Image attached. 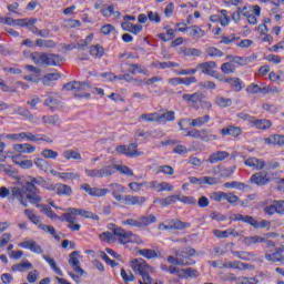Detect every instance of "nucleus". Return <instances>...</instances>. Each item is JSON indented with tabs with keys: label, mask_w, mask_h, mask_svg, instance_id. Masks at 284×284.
<instances>
[{
	"label": "nucleus",
	"mask_w": 284,
	"mask_h": 284,
	"mask_svg": "<svg viewBox=\"0 0 284 284\" xmlns=\"http://www.w3.org/2000/svg\"><path fill=\"white\" fill-rule=\"evenodd\" d=\"M116 171L124 176H134V171H132V169L121 164L106 165L100 169H84V173L89 179H105L112 176Z\"/></svg>",
	"instance_id": "1"
},
{
	"label": "nucleus",
	"mask_w": 284,
	"mask_h": 284,
	"mask_svg": "<svg viewBox=\"0 0 284 284\" xmlns=\"http://www.w3.org/2000/svg\"><path fill=\"white\" fill-rule=\"evenodd\" d=\"M113 234L115 236V241L121 243V245H128V243H133L135 245H141L143 243V240L132 231H125L121 227L113 229Z\"/></svg>",
	"instance_id": "2"
},
{
	"label": "nucleus",
	"mask_w": 284,
	"mask_h": 284,
	"mask_svg": "<svg viewBox=\"0 0 284 284\" xmlns=\"http://www.w3.org/2000/svg\"><path fill=\"white\" fill-rule=\"evenodd\" d=\"M242 17H245L250 26H256L258 23V16L261 14V7L258 4L244 6L240 9Z\"/></svg>",
	"instance_id": "3"
},
{
	"label": "nucleus",
	"mask_w": 284,
	"mask_h": 284,
	"mask_svg": "<svg viewBox=\"0 0 284 284\" xmlns=\"http://www.w3.org/2000/svg\"><path fill=\"white\" fill-rule=\"evenodd\" d=\"M89 88L88 82H69L64 84L63 90H67V92L74 91V95L79 99H90V93H83L85 92V89Z\"/></svg>",
	"instance_id": "4"
},
{
	"label": "nucleus",
	"mask_w": 284,
	"mask_h": 284,
	"mask_svg": "<svg viewBox=\"0 0 284 284\" xmlns=\"http://www.w3.org/2000/svg\"><path fill=\"white\" fill-rule=\"evenodd\" d=\"M29 191L26 190V184L22 187L13 186L11 187V195L9 196V203H14L19 201L23 207H28L27 194Z\"/></svg>",
	"instance_id": "5"
},
{
	"label": "nucleus",
	"mask_w": 284,
	"mask_h": 284,
	"mask_svg": "<svg viewBox=\"0 0 284 284\" xmlns=\"http://www.w3.org/2000/svg\"><path fill=\"white\" fill-rule=\"evenodd\" d=\"M210 115H204V116H200L196 119H183L180 120L178 125L180 128V130H183V123H190V125H192V128H201L203 125H205V123H210Z\"/></svg>",
	"instance_id": "6"
},
{
	"label": "nucleus",
	"mask_w": 284,
	"mask_h": 284,
	"mask_svg": "<svg viewBox=\"0 0 284 284\" xmlns=\"http://www.w3.org/2000/svg\"><path fill=\"white\" fill-rule=\"evenodd\" d=\"M216 62L214 61H207L204 63L197 64V70L202 71V74H207L209 77H213L214 79H221V77L216 75Z\"/></svg>",
	"instance_id": "7"
},
{
	"label": "nucleus",
	"mask_w": 284,
	"mask_h": 284,
	"mask_svg": "<svg viewBox=\"0 0 284 284\" xmlns=\"http://www.w3.org/2000/svg\"><path fill=\"white\" fill-rule=\"evenodd\" d=\"M52 176H57L61 181H77L81 179V174L79 172H72L68 169L65 172H59L57 170H51Z\"/></svg>",
	"instance_id": "8"
},
{
	"label": "nucleus",
	"mask_w": 284,
	"mask_h": 284,
	"mask_svg": "<svg viewBox=\"0 0 284 284\" xmlns=\"http://www.w3.org/2000/svg\"><path fill=\"white\" fill-rule=\"evenodd\" d=\"M80 254L81 253L79 251H73L72 253H70L69 265L72 267V270H74L77 274L83 276V268H81V262L79 261Z\"/></svg>",
	"instance_id": "9"
},
{
	"label": "nucleus",
	"mask_w": 284,
	"mask_h": 284,
	"mask_svg": "<svg viewBox=\"0 0 284 284\" xmlns=\"http://www.w3.org/2000/svg\"><path fill=\"white\" fill-rule=\"evenodd\" d=\"M149 187L154 192H174V185L170 184V182L152 181L149 183Z\"/></svg>",
	"instance_id": "10"
},
{
	"label": "nucleus",
	"mask_w": 284,
	"mask_h": 284,
	"mask_svg": "<svg viewBox=\"0 0 284 284\" xmlns=\"http://www.w3.org/2000/svg\"><path fill=\"white\" fill-rule=\"evenodd\" d=\"M18 247H22V250H30L34 254H43V248L41 245L37 244V242L32 240H27L18 244Z\"/></svg>",
	"instance_id": "11"
},
{
	"label": "nucleus",
	"mask_w": 284,
	"mask_h": 284,
	"mask_svg": "<svg viewBox=\"0 0 284 284\" xmlns=\"http://www.w3.org/2000/svg\"><path fill=\"white\" fill-rule=\"evenodd\" d=\"M109 187L115 201H119V202L123 201V196H124L123 194H125V186L119 183H112L109 185Z\"/></svg>",
	"instance_id": "12"
},
{
	"label": "nucleus",
	"mask_w": 284,
	"mask_h": 284,
	"mask_svg": "<svg viewBox=\"0 0 284 284\" xmlns=\"http://www.w3.org/2000/svg\"><path fill=\"white\" fill-rule=\"evenodd\" d=\"M130 265L133 272H138V274H143L150 268V266H148V263L143 258H135L131 261Z\"/></svg>",
	"instance_id": "13"
},
{
	"label": "nucleus",
	"mask_w": 284,
	"mask_h": 284,
	"mask_svg": "<svg viewBox=\"0 0 284 284\" xmlns=\"http://www.w3.org/2000/svg\"><path fill=\"white\" fill-rule=\"evenodd\" d=\"M219 81H223L224 83H227L229 85H231L234 92H241V90H243V81H241V79L239 78L220 77Z\"/></svg>",
	"instance_id": "14"
},
{
	"label": "nucleus",
	"mask_w": 284,
	"mask_h": 284,
	"mask_svg": "<svg viewBox=\"0 0 284 284\" xmlns=\"http://www.w3.org/2000/svg\"><path fill=\"white\" fill-rule=\"evenodd\" d=\"M45 178H30V181L26 182V191L27 192H38V189L36 185H39L40 187H42L43 185V181Z\"/></svg>",
	"instance_id": "15"
},
{
	"label": "nucleus",
	"mask_w": 284,
	"mask_h": 284,
	"mask_svg": "<svg viewBox=\"0 0 284 284\" xmlns=\"http://www.w3.org/2000/svg\"><path fill=\"white\" fill-rule=\"evenodd\" d=\"M6 139H10L11 141H31L33 143L34 134L30 132H21L7 134Z\"/></svg>",
	"instance_id": "16"
},
{
	"label": "nucleus",
	"mask_w": 284,
	"mask_h": 284,
	"mask_svg": "<svg viewBox=\"0 0 284 284\" xmlns=\"http://www.w3.org/2000/svg\"><path fill=\"white\" fill-rule=\"evenodd\" d=\"M246 168H252V170H263L265 168V160L258 158H248L244 161Z\"/></svg>",
	"instance_id": "17"
},
{
	"label": "nucleus",
	"mask_w": 284,
	"mask_h": 284,
	"mask_svg": "<svg viewBox=\"0 0 284 284\" xmlns=\"http://www.w3.org/2000/svg\"><path fill=\"white\" fill-rule=\"evenodd\" d=\"M14 152H18V154H32L37 151V146L32 144H13Z\"/></svg>",
	"instance_id": "18"
},
{
	"label": "nucleus",
	"mask_w": 284,
	"mask_h": 284,
	"mask_svg": "<svg viewBox=\"0 0 284 284\" xmlns=\"http://www.w3.org/2000/svg\"><path fill=\"white\" fill-rule=\"evenodd\" d=\"M250 181L254 185H267L270 183V175L267 173H255L251 176Z\"/></svg>",
	"instance_id": "19"
},
{
	"label": "nucleus",
	"mask_w": 284,
	"mask_h": 284,
	"mask_svg": "<svg viewBox=\"0 0 284 284\" xmlns=\"http://www.w3.org/2000/svg\"><path fill=\"white\" fill-rule=\"evenodd\" d=\"M146 199L143 196L124 195L122 202L124 205H143Z\"/></svg>",
	"instance_id": "20"
},
{
	"label": "nucleus",
	"mask_w": 284,
	"mask_h": 284,
	"mask_svg": "<svg viewBox=\"0 0 284 284\" xmlns=\"http://www.w3.org/2000/svg\"><path fill=\"white\" fill-rule=\"evenodd\" d=\"M77 216H79L78 209L70 207V209H68V212L64 213L60 220L65 221L69 224L77 223L79 221V219H77Z\"/></svg>",
	"instance_id": "21"
},
{
	"label": "nucleus",
	"mask_w": 284,
	"mask_h": 284,
	"mask_svg": "<svg viewBox=\"0 0 284 284\" xmlns=\"http://www.w3.org/2000/svg\"><path fill=\"white\" fill-rule=\"evenodd\" d=\"M284 247L276 248L274 253L265 254L266 261H270L271 263H283Z\"/></svg>",
	"instance_id": "22"
},
{
	"label": "nucleus",
	"mask_w": 284,
	"mask_h": 284,
	"mask_svg": "<svg viewBox=\"0 0 284 284\" xmlns=\"http://www.w3.org/2000/svg\"><path fill=\"white\" fill-rule=\"evenodd\" d=\"M11 159L16 165L21 168V170H32V168H34L32 160H21L19 155H12Z\"/></svg>",
	"instance_id": "23"
},
{
	"label": "nucleus",
	"mask_w": 284,
	"mask_h": 284,
	"mask_svg": "<svg viewBox=\"0 0 284 284\" xmlns=\"http://www.w3.org/2000/svg\"><path fill=\"white\" fill-rule=\"evenodd\" d=\"M221 134H223V136H233L234 139H236L241 136V134H243V130L241 129V126L231 125L226 129H222Z\"/></svg>",
	"instance_id": "24"
},
{
	"label": "nucleus",
	"mask_w": 284,
	"mask_h": 284,
	"mask_svg": "<svg viewBox=\"0 0 284 284\" xmlns=\"http://www.w3.org/2000/svg\"><path fill=\"white\" fill-rule=\"evenodd\" d=\"M168 263H171V265H180V266H185V265H194V261H189L187 258H183L181 256H172L169 255L166 257Z\"/></svg>",
	"instance_id": "25"
},
{
	"label": "nucleus",
	"mask_w": 284,
	"mask_h": 284,
	"mask_svg": "<svg viewBox=\"0 0 284 284\" xmlns=\"http://www.w3.org/2000/svg\"><path fill=\"white\" fill-rule=\"evenodd\" d=\"M256 243H266L268 246L274 245L272 241H266L265 237H261L258 235L244 237L245 245H256Z\"/></svg>",
	"instance_id": "26"
},
{
	"label": "nucleus",
	"mask_w": 284,
	"mask_h": 284,
	"mask_svg": "<svg viewBox=\"0 0 284 284\" xmlns=\"http://www.w3.org/2000/svg\"><path fill=\"white\" fill-rule=\"evenodd\" d=\"M246 92L247 94H266V92H270V88L252 83L246 88Z\"/></svg>",
	"instance_id": "27"
},
{
	"label": "nucleus",
	"mask_w": 284,
	"mask_h": 284,
	"mask_svg": "<svg viewBox=\"0 0 284 284\" xmlns=\"http://www.w3.org/2000/svg\"><path fill=\"white\" fill-rule=\"evenodd\" d=\"M230 158V153L227 151H217L210 155L209 163H219L220 161H225V159Z\"/></svg>",
	"instance_id": "28"
},
{
	"label": "nucleus",
	"mask_w": 284,
	"mask_h": 284,
	"mask_svg": "<svg viewBox=\"0 0 284 284\" xmlns=\"http://www.w3.org/2000/svg\"><path fill=\"white\" fill-rule=\"evenodd\" d=\"M179 54H183V57H201L203 51L196 48L182 47L179 50Z\"/></svg>",
	"instance_id": "29"
},
{
	"label": "nucleus",
	"mask_w": 284,
	"mask_h": 284,
	"mask_svg": "<svg viewBox=\"0 0 284 284\" xmlns=\"http://www.w3.org/2000/svg\"><path fill=\"white\" fill-rule=\"evenodd\" d=\"M252 128H255L256 130H270L272 128V121L267 119H253Z\"/></svg>",
	"instance_id": "30"
},
{
	"label": "nucleus",
	"mask_w": 284,
	"mask_h": 284,
	"mask_svg": "<svg viewBox=\"0 0 284 284\" xmlns=\"http://www.w3.org/2000/svg\"><path fill=\"white\" fill-rule=\"evenodd\" d=\"M225 270H250V264H245L243 262L234 261V262H224Z\"/></svg>",
	"instance_id": "31"
},
{
	"label": "nucleus",
	"mask_w": 284,
	"mask_h": 284,
	"mask_svg": "<svg viewBox=\"0 0 284 284\" xmlns=\"http://www.w3.org/2000/svg\"><path fill=\"white\" fill-rule=\"evenodd\" d=\"M179 202V195H170L164 199L154 200L153 203H158L161 207H166V205H172Z\"/></svg>",
	"instance_id": "32"
},
{
	"label": "nucleus",
	"mask_w": 284,
	"mask_h": 284,
	"mask_svg": "<svg viewBox=\"0 0 284 284\" xmlns=\"http://www.w3.org/2000/svg\"><path fill=\"white\" fill-rule=\"evenodd\" d=\"M58 196H72V186L63 183L55 185Z\"/></svg>",
	"instance_id": "33"
},
{
	"label": "nucleus",
	"mask_w": 284,
	"mask_h": 284,
	"mask_svg": "<svg viewBox=\"0 0 284 284\" xmlns=\"http://www.w3.org/2000/svg\"><path fill=\"white\" fill-rule=\"evenodd\" d=\"M263 141L266 145H284V135L274 134Z\"/></svg>",
	"instance_id": "34"
},
{
	"label": "nucleus",
	"mask_w": 284,
	"mask_h": 284,
	"mask_svg": "<svg viewBox=\"0 0 284 284\" xmlns=\"http://www.w3.org/2000/svg\"><path fill=\"white\" fill-rule=\"evenodd\" d=\"M16 113L20 116H24V119H28V121H33V123H39V118H34L33 114H31L30 110L19 106L16 109Z\"/></svg>",
	"instance_id": "35"
},
{
	"label": "nucleus",
	"mask_w": 284,
	"mask_h": 284,
	"mask_svg": "<svg viewBox=\"0 0 284 284\" xmlns=\"http://www.w3.org/2000/svg\"><path fill=\"white\" fill-rule=\"evenodd\" d=\"M34 165L38 168V170H41L42 172H52V166L50 165V162L47 160H43L41 158H38L34 160Z\"/></svg>",
	"instance_id": "36"
},
{
	"label": "nucleus",
	"mask_w": 284,
	"mask_h": 284,
	"mask_svg": "<svg viewBox=\"0 0 284 284\" xmlns=\"http://www.w3.org/2000/svg\"><path fill=\"white\" fill-rule=\"evenodd\" d=\"M62 59L59 54H48L44 53V65H59Z\"/></svg>",
	"instance_id": "37"
},
{
	"label": "nucleus",
	"mask_w": 284,
	"mask_h": 284,
	"mask_svg": "<svg viewBox=\"0 0 284 284\" xmlns=\"http://www.w3.org/2000/svg\"><path fill=\"white\" fill-rule=\"evenodd\" d=\"M37 23V19L34 18H26V19H16L13 22V27H19V28H30V26H34Z\"/></svg>",
	"instance_id": "38"
},
{
	"label": "nucleus",
	"mask_w": 284,
	"mask_h": 284,
	"mask_svg": "<svg viewBox=\"0 0 284 284\" xmlns=\"http://www.w3.org/2000/svg\"><path fill=\"white\" fill-rule=\"evenodd\" d=\"M61 74L59 72L48 73L42 78L43 85H52V82L59 81Z\"/></svg>",
	"instance_id": "39"
},
{
	"label": "nucleus",
	"mask_w": 284,
	"mask_h": 284,
	"mask_svg": "<svg viewBox=\"0 0 284 284\" xmlns=\"http://www.w3.org/2000/svg\"><path fill=\"white\" fill-rule=\"evenodd\" d=\"M164 30H166V33L158 34V39H160L161 41H164V42L172 41V39L176 37V34L174 33V29L170 27H164Z\"/></svg>",
	"instance_id": "40"
},
{
	"label": "nucleus",
	"mask_w": 284,
	"mask_h": 284,
	"mask_svg": "<svg viewBox=\"0 0 284 284\" xmlns=\"http://www.w3.org/2000/svg\"><path fill=\"white\" fill-rule=\"evenodd\" d=\"M189 37L201 39L205 37V31L199 26H191L189 27Z\"/></svg>",
	"instance_id": "41"
},
{
	"label": "nucleus",
	"mask_w": 284,
	"mask_h": 284,
	"mask_svg": "<svg viewBox=\"0 0 284 284\" xmlns=\"http://www.w3.org/2000/svg\"><path fill=\"white\" fill-rule=\"evenodd\" d=\"M38 207L43 214H45V216H48V219H51V221H58L59 215H57V213H54L51 207L43 204L38 205Z\"/></svg>",
	"instance_id": "42"
},
{
	"label": "nucleus",
	"mask_w": 284,
	"mask_h": 284,
	"mask_svg": "<svg viewBox=\"0 0 284 284\" xmlns=\"http://www.w3.org/2000/svg\"><path fill=\"white\" fill-rule=\"evenodd\" d=\"M32 267H34L32 265V263L24 261L22 263L19 264H14L11 270L12 272H28V270H32Z\"/></svg>",
	"instance_id": "43"
},
{
	"label": "nucleus",
	"mask_w": 284,
	"mask_h": 284,
	"mask_svg": "<svg viewBox=\"0 0 284 284\" xmlns=\"http://www.w3.org/2000/svg\"><path fill=\"white\" fill-rule=\"evenodd\" d=\"M27 199L31 205H42L40 204L41 201H43V197L41 195L37 194V191L34 192H27Z\"/></svg>",
	"instance_id": "44"
},
{
	"label": "nucleus",
	"mask_w": 284,
	"mask_h": 284,
	"mask_svg": "<svg viewBox=\"0 0 284 284\" xmlns=\"http://www.w3.org/2000/svg\"><path fill=\"white\" fill-rule=\"evenodd\" d=\"M224 187H226L227 190H240V192H243L245 187H247V185L243 182L233 181V182H225Z\"/></svg>",
	"instance_id": "45"
},
{
	"label": "nucleus",
	"mask_w": 284,
	"mask_h": 284,
	"mask_svg": "<svg viewBox=\"0 0 284 284\" xmlns=\"http://www.w3.org/2000/svg\"><path fill=\"white\" fill-rule=\"evenodd\" d=\"M136 148H139V144L131 143L129 146H126L128 156L131 159H134L136 156H143V152L138 151Z\"/></svg>",
	"instance_id": "46"
},
{
	"label": "nucleus",
	"mask_w": 284,
	"mask_h": 284,
	"mask_svg": "<svg viewBox=\"0 0 284 284\" xmlns=\"http://www.w3.org/2000/svg\"><path fill=\"white\" fill-rule=\"evenodd\" d=\"M89 52L91 57H94V59H101V57L105 54V50L99 44L90 47Z\"/></svg>",
	"instance_id": "47"
},
{
	"label": "nucleus",
	"mask_w": 284,
	"mask_h": 284,
	"mask_svg": "<svg viewBox=\"0 0 284 284\" xmlns=\"http://www.w3.org/2000/svg\"><path fill=\"white\" fill-rule=\"evenodd\" d=\"M38 229L42 230V232H45L47 234H51V236H53V239H55L57 241L61 239L59 234H57V230H54L52 225L39 224Z\"/></svg>",
	"instance_id": "48"
},
{
	"label": "nucleus",
	"mask_w": 284,
	"mask_h": 284,
	"mask_svg": "<svg viewBox=\"0 0 284 284\" xmlns=\"http://www.w3.org/2000/svg\"><path fill=\"white\" fill-rule=\"evenodd\" d=\"M42 258L48 263V265H50L51 270H53V272L58 274V276H63V271H61V268L57 266V262H54V258L48 257L45 255H43Z\"/></svg>",
	"instance_id": "49"
},
{
	"label": "nucleus",
	"mask_w": 284,
	"mask_h": 284,
	"mask_svg": "<svg viewBox=\"0 0 284 284\" xmlns=\"http://www.w3.org/2000/svg\"><path fill=\"white\" fill-rule=\"evenodd\" d=\"M44 105L51 110H59V108H61V101H59L57 98L49 97L47 100H44Z\"/></svg>",
	"instance_id": "50"
},
{
	"label": "nucleus",
	"mask_w": 284,
	"mask_h": 284,
	"mask_svg": "<svg viewBox=\"0 0 284 284\" xmlns=\"http://www.w3.org/2000/svg\"><path fill=\"white\" fill-rule=\"evenodd\" d=\"M215 104H217L219 108H230V105H232V99L223 95H216Z\"/></svg>",
	"instance_id": "51"
},
{
	"label": "nucleus",
	"mask_w": 284,
	"mask_h": 284,
	"mask_svg": "<svg viewBox=\"0 0 284 284\" xmlns=\"http://www.w3.org/2000/svg\"><path fill=\"white\" fill-rule=\"evenodd\" d=\"M63 158L67 160V161H70L73 159V161H81V153L77 152V151H73V150H68V151H64L63 152Z\"/></svg>",
	"instance_id": "52"
},
{
	"label": "nucleus",
	"mask_w": 284,
	"mask_h": 284,
	"mask_svg": "<svg viewBox=\"0 0 284 284\" xmlns=\"http://www.w3.org/2000/svg\"><path fill=\"white\" fill-rule=\"evenodd\" d=\"M61 120L59 119V115H43L42 116V123L44 125H57Z\"/></svg>",
	"instance_id": "53"
},
{
	"label": "nucleus",
	"mask_w": 284,
	"mask_h": 284,
	"mask_svg": "<svg viewBox=\"0 0 284 284\" xmlns=\"http://www.w3.org/2000/svg\"><path fill=\"white\" fill-rule=\"evenodd\" d=\"M174 111H168L161 115L158 114V123H168V121H174Z\"/></svg>",
	"instance_id": "54"
},
{
	"label": "nucleus",
	"mask_w": 284,
	"mask_h": 284,
	"mask_svg": "<svg viewBox=\"0 0 284 284\" xmlns=\"http://www.w3.org/2000/svg\"><path fill=\"white\" fill-rule=\"evenodd\" d=\"M140 256H143L144 258H159V253L154 250L150 248H142L138 252Z\"/></svg>",
	"instance_id": "55"
},
{
	"label": "nucleus",
	"mask_w": 284,
	"mask_h": 284,
	"mask_svg": "<svg viewBox=\"0 0 284 284\" xmlns=\"http://www.w3.org/2000/svg\"><path fill=\"white\" fill-rule=\"evenodd\" d=\"M182 278H196L199 276V271L191 267L181 268Z\"/></svg>",
	"instance_id": "56"
},
{
	"label": "nucleus",
	"mask_w": 284,
	"mask_h": 284,
	"mask_svg": "<svg viewBox=\"0 0 284 284\" xmlns=\"http://www.w3.org/2000/svg\"><path fill=\"white\" fill-rule=\"evenodd\" d=\"M196 254V251L194 248H184L182 252H176L175 255L180 256L181 258H186V261H192L190 256H194Z\"/></svg>",
	"instance_id": "57"
},
{
	"label": "nucleus",
	"mask_w": 284,
	"mask_h": 284,
	"mask_svg": "<svg viewBox=\"0 0 284 284\" xmlns=\"http://www.w3.org/2000/svg\"><path fill=\"white\" fill-rule=\"evenodd\" d=\"M31 59L36 65H45V53H32Z\"/></svg>",
	"instance_id": "58"
},
{
	"label": "nucleus",
	"mask_w": 284,
	"mask_h": 284,
	"mask_svg": "<svg viewBox=\"0 0 284 284\" xmlns=\"http://www.w3.org/2000/svg\"><path fill=\"white\" fill-rule=\"evenodd\" d=\"M141 121H146L148 123H159V113H143L140 115Z\"/></svg>",
	"instance_id": "59"
},
{
	"label": "nucleus",
	"mask_w": 284,
	"mask_h": 284,
	"mask_svg": "<svg viewBox=\"0 0 284 284\" xmlns=\"http://www.w3.org/2000/svg\"><path fill=\"white\" fill-rule=\"evenodd\" d=\"M182 99L187 103H199V101H201V93L183 94Z\"/></svg>",
	"instance_id": "60"
},
{
	"label": "nucleus",
	"mask_w": 284,
	"mask_h": 284,
	"mask_svg": "<svg viewBox=\"0 0 284 284\" xmlns=\"http://www.w3.org/2000/svg\"><path fill=\"white\" fill-rule=\"evenodd\" d=\"M152 223H156V216L149 215L140 217V227H148V225H152Z\"/></svg>",
	"instance_id": "61"
},
{
	"label": "nucleus",
	"mask_w": 284,
	"mask_h": 284,
	"mask_svg": "<svg viewBox=\"0 0 284 284\" xmlns=\"http://www.w3.org/2000/svg\"><path fill=\"white\" fill-rule=\"evenodd\" d=\"M236 70V67L232 63V61L230 60V62L223 63L221 65V71L223 72V74H234Z\"/></svg>",
	"instance_id": "62"
},
{
	"label": "nucleus",
	"mask_w": 284,
	"mask_h": 284,
	"mask_svg": "<svg viewBox=\"0 0 284 284\" xmlns=\"http://www.w3.org/2000/svg\"><path fill=\"white\" fill-rule=\"evenodd\" d=\"M268 79L270 81H273V83H283L284 81V73L282 71L275 73V72H271L268 74Z\"/></svg>",
	"instance_id": "63"
},
{
	"label": "nucleus",
	"mask_w": 284,
	"mask_h": 284,
	"mask_svg": "<svg viewBox=\"0 0 284 284\" xmlns=\"http://www.w3.org/2000/svg\"><path fill=\"white\" fill-rule=\"evenodd\" d=\"M36 45H38V48H54L57 43H54L52 40L38 39L36 41Z\"/></svg>",
	"instance_id": "64"
}]
</instances>
